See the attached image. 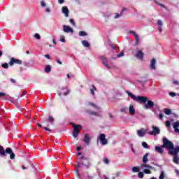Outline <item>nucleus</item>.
Here are the masks:
<instances>
[{
  "label": "nucleus",
  "mask_w": 179,
  "mask_h": 179,
  "mask_svg": "<svg viewBox=\"0 0 179 179\" xmlns=\"http://www.w3.org/2000/svg\"><path fill=\"white\" fill-rule=\"evenodd\" d=\"M162 148H166L169 155L173 156V162L176 164H179V146L174 148V143L168 140L167 138H164V145Z\"/></svg>",
  "instance_id": "nucleus-1"
},
{
  "label": "nucleus",
  "mask_w": 179,
  "mask_h": 179,
  "mask_svg": "<svg viewBox=\"0 0 179 179\" xmlns=\"http://www.w3.org/2000/svg\"><path fill=\"white\" fill-rule=\"evenodd\" d=\"M71 125H73V138H78L79 134H80V130H79V128H82L81 125L79 124H75L73 122L70 123Z\"/></svg>",
  "instance_id": "nucleus-2"
},
{
  "label": "nucleus",
  "mask_w": 179,
  "mask_h": 179,
  "mask_svg": "<svg viewBox=\"0 0 179 179\" xmlns=\"http://www.w3.org/2000/svg\"><path fill=\"white\" fill-rule=\"evenodd\" d=\"M80 159V160H83L82 164L83 166H85V169H87V170L90 169V166H92V164L90 163V158L85 157V156L82 155Z\"/></svg>",
  "instance_id": "nucleus-3"
},
{
  "label": "nucleus",
  "mask_w": 179,
  "mask_h": 179,
  "mask_svg": "<svg viewBox=\"0 0 179 179\" xmlns=\"http://www.w3.org/2000/svg\"><path fill=\"white\" fill-rule=\"evenodd\" d=\"M22 63H23V62L22 60H20L19 59H16L15 57H11L8 62V65H10V66H13V65L15 64L16 65H22Z\"/></svg>",
  "instance_id": "nucleus-4"
},
{
  "label": "nucleus",
  "mask_w": 179,
  "mask_h": 179,
  "mask_svg": "<svg viewBox=\"0 0 179 179\" xmlns=\"http://www.w3.org/2000/svg\"><path fill=\"white\" fill-rule=\"evenodd\" d=\"M163 145L160 147L159 146H155V150L157 152L159 153V155H163L164 153V150L163 148H165V149H167V147H163L164 145V138L162 139Z\"/></svg>",
  "instance_id": "nucleus-5"
},
{
  "label": "nucleus",
  "mask_w": 179,
  "mask_h": 179,
  "mask_svg": "<svg viewBox=\"0 0 179 179\" xmlns=\"http://www.w3.org/2000/svg\"><path fill=\"white\" fill-rule=\"evenodd\" d=\"M135 100L138 103H146V101H148V97L143 96H135Z\"/></svg>",
  "instance_id": "nucleus-6"
},
{
  "label": "nucleus",
  "mask_w": 179,
  "mask_h": 179,
  "mask_svg": "<svg viewBox=\"0 0 179 179\" xmlns=\"http://www.w3.org/2000/svg\"><path fill=\"white\" fill-rule=\"evenodd\" d=\"M152 128L153 131H149L148 132L149 135L156 136V135H159L160 134V129H159V127H155V125H153L152 127Z\"/></svg>",
  "instance_id": "nucleus-7"
},
{
  "label": "nucleus",
  "mask_w": 179,
  "mask_h": 179,
  "mask_svg": "<svg viewBox=\"0 0 179 179\" xmlns=\"http://www.w3.org/2000/svg\"><path fill=\"white\" fill-rule=\"evenodd\" d=\"M99 139L102 145H107L108 143V141L106 138V134H101L99 136Z\"/></svg>",
  "instance_id": "nucleus-8"
},
{
  "label": "nucleus",
  "mask_w": 179,
  "mask_h": 179,
  "mask_svg": "<svg viewBox=\"0 0 179 179\" xmlns=\"http://www.w3.org/2000/svg\"><path fill=\"white\" fill-rule=\"evenodd\" d=\"M144 55H145V53H143V52H142V50H138L136 53V57L139 61H143V56Z\"/></svg>",
  "instance_id": "nucleus-9"
},
{
  "label": "nucleus",
  "mask_w": 179,
  "mask_h": 179,
  "mask_svg": "<svg viewBox=\"0 0 179 179\" xmlns=\"http://www.w3.org/2000/svg\"><path fill=\"white\" fill-rule=\"evenodd\" d=\"M99 58L101 59L103 65L108 69H110V66L107 64V57L106 56H100Z\"/></svg>",
  "instance_id": "nucleus-10"
},
{
  "label": "nucleus",
  "mask_w": 179,
  "mask_h": 179,
  "mask_svg": "<svg viewBox=\"0 0 179 179\" xmlns=\"http://www.w3.org/2000/svg\"><path fill=\"white\" fill-rule=\"evenodd\" d=\"M6 153L10 155V159H11V160H13V159H15V153L12 152V148H7L6 149Z\"/></svg>",
  "instance_id": "nucleus-11"
},
{
  "label": "nucleus",
  "mask_w": 179,
  "mask_h": 179,
  "mask_svg": "<svg viewBox=\"0 0 179 179\" xmlns=\"http://www.w3.org/2000/svg\"><path fill=\"white\" fill-rule=\"evenodd\" d=\"M155 106V102H153L152 101H148V103L144 105V108L145 110H149V108H151V107H154Z\"/></svg>",
  "instance_id": "nucleus-12"
},
{
  "label": "nucleus",
  "mask_w": 179,
  "mask_h": 179,
  "mask_svg": "<svg viewBox=\"0 0 179 179\" xmlns=\"http://www.w3.org/2000/svg\"><path fill=\"white\" fill-rule=\"evenodd\" d=\"M137 135L138 136H140V138H143V136L146 135V131H145V129L143 128L137 130Z\"/></svg>",
  "instance_id": "nucleus-13"
},
{
  "label": "nucleus",
  "mask_w": 179,
  "mask_h": 179,
  "mask_svg": "<svg viewBox=\"0 0 179 179\" xmlns=\"http://www.w3.org/2000/svg\"><path fill=\"white\" fill-rule=\"evenodd\" d=\"M63 31L64 33H73V29L66 25H63Z\"/></svg>",
  "instance_id": "nucleus-14"
},
{
  "label": "nucleus",
  "mask_w": 179,
  "mask_h": 179,
  "mask_svg": "<svg viewBox=\"0 0 179 179\" xmlns=\"http://www.w3.org/2000/svg\"><path fill=\"white\" fill-rule=\"evenodd\" d=\"M62 13H64L66 17H68V16H69V10L68 9L67 6H63L62 8Z\"/></svg>",
  "instance_id": "nucleus-15"
},
{
  "label": "nucleus",
  "mask_w": 179,
  "mask_h": 179,
  "mask_svg": "<svg viewBox=\"0 0 179 179\" xmlns=\"http://www.w3.org/2000/svg\"><path fill=\"white\" fill-rule=\"evenodd\" d=\"M83 142H85L87 146L90 145V136H89V134H85Z\"/></svg>",
  "instance_id": "nucleus-16"
},
{
  "label": "nucleus",
  "mask_w": 179,
  "mask_h": 179,
  "mask_svg": "<svg viewBox=\"0 0 179 179\" xmlns=\"http://www.w3.org/2000/svg\"><path fill=\"white\" fill-rule=\"evenodd\" d=\"M156 59H152L151 61H150V69H156Z\"/></svg>",
  "instance_id": "nucleus-17"
},
{
  "label": "nucleus",
  "mask_w": 179,
  "mask_h": 179,
  "mask_svg": "<svg viewBox=\"0 0 179 179\" xmlns=\"http://www.w3.org/2000/svg\"><path fill=\"white\" fill-rule=\"evenodd\" d=\"M79 169H80V162H78L76 165V173L78 178H80V173H79Z\"/></svg>",
  "instance_id": "nucleus-18"
},
{
  "label": "nucleus",
  "mask_w": 179,
  "mask_h": 179,
  "mask_svg": "<svg viewBox=\"0 0 179 179\" xmlns=\"http://www.w3.org/2000/svg\"><path fill=\"white\" fill-rule=\"evenodd\" d=\"M0 156H1V157L6 156V151H5L3 147L1 145H0Z\"/></svg>",
  "instance_id": "nucleus-19"
},
{
  "label": "nucleus",
  "mask_w": 179,
  "mask_h": 179,
  "mask_svg": "<svg viewBox=\"0 0 179 179\" xmlns=\"http://www.w3.org/2000/svg\"><path fill=\"white\" fill-rule=\"evenodd\" d=\"M157 24H158V26H159V27H158L159 31L160 33H162V31H163V29L162 28V26H163V21L159 20L157 21Z\"/></svg>",
  "instance_id": "nucleus-20"
},
{
  "label": "nucleus",
  "mask_w": 179,
  "mask_h": 179,
  "mask_svg": "<svg viewBox=\"0 0 179 179\" xmlns=\"http://www.w3.org/2000/svg\"><path fill=\"white\" fill-rule=\"evenodd\" d=\"M129 113L130 115H134V114H135V108H134V106L130 105L129 108Z\"/></svg>",
  "instance_id": "nucleus-21"
},
{
  "label": "nucleus",
  "mask_w": 179,
  "mask_h": 179,
  "mask_svg": "<svg viewBox=\"0 0 179 179\" xmlns=\"http://www.w3.org/2000/svg\"><path fill=\"white\" fill-rule=\"evenodd\" d=\"M86 113H87V114H90L91 115H95L96 117H100V115H99V113H97V112H94V111H92V110H86Z\"/></svg>",
  "instance_id": "nucleus-22"
},
{
  "label": "nucleus",
  "mask_w": 179,
  "mask_h": 179,
  "mask_svg": "<svg viewBox=\"0 0 179 179\" xmlns=\"http://www.w3.org/2000/svg\"><path fill=\"white\" fill-rule=\"evenodd\" d=\"M148 156H149V153H145L143 157V163L146 164L148 163Z\"/></svg>",
  "instance_id": "nucleus-23"
},
{
  "label": "nucleus",
  "mask_w": 179,
  "mask_h": 179,
  "mask_svg": "<svg viewBox=\"0 0 179 179\" xmlns=\"http://www.w3.org/2000/svg\"><path fill=\"white\" fill-rule=\"evenodd\" d=\"M45 72H46V73H50V72H51V66L50 65H47L45 66Z\"/></svg>",
  "instance_id": "nucleus-24"
},
{
  "label": "nucleus",
  "mask_w": 179,
  "mask_h": 179,
  "mask_svg": "<svg viewBox=\"0 0 179 179\" xmlns=\"http://www.w3.org/2000/svg\"><path fill=\"white\" fill-rule=\"evenodd\" d=\"M143 167H145L146 169H149L150 170H155V167L149 165V164H143Z\"/></svg>",
  "instance_id": "nucleus-25"
},
{
  "label": "nucleus",
  "mask_w": 179,
  "mask_h": 179,
  "mask_svg": "<svg viewBox=\"0 0 179 179\" xmlns=\"http://www.w3.org/2000/svg\"><path fill=\"white\" fill-rule=\"evenodd\" d=\"M94 90H96V87L94 85H92V88L90 90V92L91 94H92V96H94Z\"/></svg>",
  "instance_id": "nucleus-26"
},
{
  "label": "nucleus",
  "mask_w": 179,
  "mask_h": 179,
  "mask_svg": "<svg viewBox=\"0 0 179 179\" xmlns=\"http://www.w3.org/2000/svg\"><path fill=\"white\" fill-rule=\"evenodd\" d=\"M135 39H136V45H138V44L141 43V38L138 37V35L136 34H135Z\"/></svg>",
  "instance_id": "nucleus-27"
},
{
  "label": "nucleus",
  "mask_w": 179,
  "mask_h": 179,
  "mask_svg": "<svg viewBox=\"0 0 179 179\" xmlns=\"http://www.w3.org/2000/svg\"><path fill=\"white\" fill-rule=\"evenodd\" d=\"M82 44L84 45V47H90V43H89L87 41H83Z\"/></svg>",
  "instance_id": "nucleus-28"
},
{
  "label": "nucleus",
  "mask_w": 179,
  "mask_h": 179,
  "mask_svg": "<svg viewBox=\"0 0 179 179\" xmlns=\"http://www.w3.org/2000/svg\"><path fill=\"white\" fill-rule=\"evenodd\" d=\"M164 113L166 115H171V110L169 109V108H165Z\"/></svg>",
  "instance_id": "nucleus-29"
},
{
  "label": "nucleus",
  "mask_w": 179,
  "mask_h": 179,
  "mask_svg": "<svg viewBox=\"0 0 179 179\" xmlns=\"http://www.w3.org/2000/svg\"><path fill=\"white\" fill-rule=\"evenodd\" d=\"M78 34L80 37H85V36H87V33L85 32V31H80Z\"/></svg>",
  "instance_id": "nucleus-30"
},
{
  "label": "nucleus",
  "mask_w": 179,
  "mask_h": 179,
  "mask_svg": "<svg viewBox=\"0 0 179 179\" xmlns=\"http://www.w3.org/2000/svg\"><path fill=\"white\" fill-rule=\"evenodd\" d=\"M126 93L128 94V96H129V97H131L133 100H135V96L134 94L129 92V91H126Z\"/></svg>",
  "instance_id": "nucleus-31"
},
{
  "label": "nucleus",
  "mask_w": 179,
  "mask_h": 179,
  "mask_svg": "<svg viewBox=\"0 0 179 179\" xmlns=\"http://www.w3.org/2000/svg\"><path fill=\"white\" fill-rule=\"evenodd\" d=\"M55 120L54 119V117H52V116H49V117H48V121H49V122H50V124H52V125L54 124V121H55Z\"/></svg>",
  "instance_id": "nucleus-32"
},
{
  "label": "nucleus",
  "mask_w": 179,
  "mask_h": 179,
  "mask_svg": "<svg viewBox=\"0 0 179 179\" xmlns=\"http://www.w3.org/2000/svg\"><path fill=\"white\" fill-rule=\"evenodd\" d=\"M155 3H157V5H159V6H162V8H164V9H167V7H166V6L162 4L161 3L158 2L157 1L155 0Z\"/></svg>",
  "instance_id": "nucleus-33"
},
{
  "label": "nucleus",
  "mask_w": 179,
  "mask_h": 179,
  "mask_svg": "<svg viewBox=\"0 0 179 179\" xmlns=\"http://www.w3.org/2000/svg\"><path fill=\"white\" fill-rule=\"evenodd\" d=\"M173 129L178 128L179 127V122L176 121L173 124Z\"/></svg>",
  "instance_id": "nucleus-34"
},
{
  "label": "nucleus",
  "mask_w": 179,
  "mask_h": 179,
  "mask_svg": "<svg viewBox=\"0 0 179 179\" xmlns=\"http://www.w3.org/2000/svg\"><path fill=\"white\" fill-rule=\"evenodd\" d=\"M59 41H61L62 43H65V36L64 35H61L59 36Z\"/></svg>",
  "instance_id": "nucleus-35"
},
{
  "label": "nucleus",
  "mask_w": 179,
  "mask_h": 179,
  "mask_svg": "<svg viewBox=\"0 0 179 179\" xmlns=\"http://www.w3.org/2000/svg\"><path fill=\"white\" fill-rule=\"evenodd\" d=\"M142 146L145 148V149H149V145H148V143L146 142H143L142 143Z\"/></svg>",
  "instance_id": "nucleus-36"
},
{
  "label": "nucleus",
  "mask_w": 179,
  "mask_h": 179,
  "mask_svg": "<svg viewBox=\"0 0 179 179\" xmlns=\"http://www.w3.org/2000/svg\"><path fill=\"white\" fill-rule=\"evenodd\" d=\"M2 68H4V69H8L9 68V64L4 63L1 64Z\"/></svg>",
  "instance_id": "nucleus-37"
},
{
  "label": "nucleus",
  "mask_w": 179,
  "mask_h": 179,
  "mask_svg": "<svg viewBox=\"0 0 179 179\" xmlns=\"http://www.w3.org/2000/svg\"><path fill=\"white\" fill-rule=\"evenodd\" d=\"M143 173H144L145 174H152V171L145 169L143 170Z\"/></svg>",
  "instance_id": "nucleus-38"
},
{
  "label": "nucleus",
  "mask_w": 179,
  "mask_h": 179,
  "mask_svg": "<svg viewBox=\"0 0 179 179\" xmlns=\"http://www.w3.org/2000/svg\"><path fill=\"white\" fill-rule=\"evenodd\" d=\"M122 12L123 10H122L121 13L120 14H118V13H115V19H118V17H121V16H122Z\"/></svg>",
  "instance_id": "nucleus-39"
},
{
  "label": "nucleus",
  "mask_w": 179,
  "mask_h": 179,
  "mask_svg": "<svg viewBox=\"0 0 179 179\" xmlns=\"http://www.w3.org/2000/svg\"><path fill=\"white\" fill-rule=\"evenodd\" d=\"M89 106H92V107H94V108H99V107H97V105H96V103H94L93 102H89Z\"/></svg>",
  "instance_id": "nucleus-40"
},
{
  "label": "nucleus",
  "mask_w": 179,
  "mask_h": 179,
  "mask_svg": "<svg viewBox=\"0 0 179 179\" xmlns=\"http://www.w3.org/2000/svg\"><path fill=\"white\" fill-rule=\"evenodd\" d=\"M71 93V90L66 88V92L64 93V96H68Z\"/></svg>",
  "instance_id": "nucleus-41"
},
{
  "label": "nucleus",
  "mask_w": 179,
  "mask_h": 179,
  "mask_svg": "<svg viewBox=\"0 0 179 179\" xmlns=\"http://www.w3.org/2000/svg\"><path fill=\"white\" fill-rule=\"evenodd\" d=\"M159 179H164V171H161V174L159 176Z\"/></svg>",
  "instance_id": "nucleus-42"
},
{
  "label": "nucleus",
  "mask_w": 179,
  "mask_h": 179,
  "mask_svg": "<svg viewBox=\"0 0 179 179\" xmlns=\"http://www.w3.org/2000/svg\"><path fill=\"white\" fill-rule=\"evenodd\" d=\"M166 127H167V128H170L171 127V122H170V121H166Z\"/></svg>",
  "instance_id": "nucleus-43"
},
{
  "label": "nucleus",
  "mask_w": 179,
  "mask_h": 179,
  "mask_svg": "<svg viewBox=\"0 0 179 179\" xmlns=\"http://www.w3.org/2000/svg\"><path fill=\"white\" fill-rule=\"evenodd\" d=\"M34 37L35 38H36V40H40L41 38V36H40V34L37 33L34 34Z\"/></svg>",
  "instance_id": "nucleus-44"
},
{
  "label": "nucleus",
  "mask_w": 179,
  "mask_h": 179,
  "mask_svg": "<svg viewBox=\"0 0 179 179\" xmlns=\"http://www.w3.org/2000/svg\"><path fill=\"white\" fill-rule=\"evenodd\" d=\"M138 177L139 178H143V177H144L143 172H139V173H138Z\"/></svg>",
  "instance_id": "nucleus-45"
},
{
  "label": "nucleus",
  "mask_w": 179,
  "mask_h": 179,
  "mask_svg": "<svg viewBox=\"0 0 179 179\" xmlns=\"http://www.w3.org/2000/svg\"><path fill=\"white\" fill-rule=\"evenodd\" d=\"M121 57H124V52H121L120 54L117 55V58H121Z\"/></svg>",
  "instance_id": "nucleus-46"
},
{
  "label": "nucleus",
  "mask_w": 179,
  "mask_h": 179,
  "mask_svg": "<svg viewBox=\"0 0 179 179\" xmlns=\"http://www.w3.org/2000/svg\"><path fill=\"white\" fill-rule=\"evenodd\" d=\"M103 163H105V164H108V163H110V160H108L107 158H104Z\"/></svg>",
  "instance_id": "nucleus-47"
},
{
  "label": "nucleus",
  "mask_w": 179,
  "mask_h": 179,
  "mask_svg": "<svg viewBox=\"0 0 179 179\" xmlns=\"http://www.w3.org/2000/svg\"><path fill=\"white\" fill-rule=\"evenodd\" d=\"M169 96H171V97H176V96H177V94H176L175 92H170Z\"/></svg>",
  "instance_id": "nucleus-48"
},
{
  "label": "nucleus",
  "mask_w": 179,
  "mask_h": 179,
  "mask_svg": "<svg viewBox=\"0 0 179 179\" xmlns=\"http://www.w3.org/2000/svg\"><path fill=\"white\" fill-rule=\"evenodd\" d=\"M69 22L73 25V26H75V20H73V19H70L69 20Z\"/></svg>",
  "instance_id": "nucleus-49"
},
{
  "label": "nucleus",
  "mask_w": 179,
  "mask_h": 179,
  "mask_svg": "<svg viewBox=\"0 0 179 179\" xmlns=\"http://www.w3.org/2000/svg\"><path fill=\"white\" fill-rule=\"evenodd\" d=\"M41 5L43 8H45V2L44 1H41Z\"/></svg>",
  "instance_id": "nucleus-50"
},
{
  "label": "nucleus",
  "mask_w": 179,
  "mask_h": 179,
  "mask_svg": "<svg viewBox=\"0 0 179 179\" xmlns=\"http://www.w3.org/2000/svg\"><path fill=\"white\" fill-rule=\"evenodd\" d=\"M127 108L124 107V108H122L120 109V112L121 113H124V111H127Z\"/></svg>",
  "instance_id": "nucleus-51"
},
{
  "label": "nucleus",
  "mask_w": 179,
  "mask_h": 179,
  "mask_svg": "<svg viewBox=\"0 0 179 179\" xmlns=\"http://www.w3.org/2000/svg\"><path fill=\"white\" fill-rule=\"evenodd\" d=\"M159 119H160V120H163V118H164V115L163 113H160V114L159 115Z\"/></svg>",
  "instance_id": "nucleus-52"
},
{
  "label": "nucleus",
  "mask_w": 179,
  "mask_h": 179,
  "mask_svg": "<svg viewBox=\"0 0 179 179\" xmlns=\"http://www.w3.org/2000/svg\"><path fill=\"white\" fill-rule=\"evenodd\" d=\"M173 85H176V86H179V82L177 80H173Z\"/></svg>",
  "instance_id": "nucleus-53"
},
{
  "label": "nucleus",
  "mask_w": 179,
  "mask_h": 179,
  "mask_svg": "<svg viewBox=\"0 0 179 179\" xmlns=\"http://www.w3.org/2000/svg\"><path fill=\"white\" fill-rule=\"evenodd\" d=\"M5 96H6V94L3 92H0V97H5Z\"/></svg>",
  "instance_id": "nucleus-54"
},
{
  "label": "nucleus",
  "mask_w": 179,
  "mask_h": 179,
  "mask_svg": "<svg viewBox=\"0 0 179 179\" xmlns=\"http://www.w3.org/2000/svg\"><path fill=\"white\" fill-rule=\"evenodd\" d=\"M43 129H44L45 131H48L49 132H51V131H52V130H51L50 129H49L48 127H44Z\"/></svg>",
  "instance_id": "nucleus-55"
},
{
  "label": "nucleus",
  "mask_w": 179,
  "mask_h": 179,
  "mask_svg": "<svg viewBox=\"0 0 179 179\" xmlns=\"http://www.w3.org/2000/svg\"><path fill=\"white\" fill-rule=\"evenodd\" d=\"M139 171H140L139 168L136 166L135 167V173H139Z\"/></svg>",
  "instance_id": "nucleus-56"
},
{
  "label": "nucleus",
  "mask_w": 179,
  "mask_h": 179,
  "mask_svg": "<svg viewBox=\"0 0 179 179\" xmlns=\"http://www.w3.org/2000/svg\"><path fill=\"white\" fill-rule=\"evenodd\" d=\"M44 57H45V58H47L48 59H51V57H50L49 55H45Z\"/></svg>",
  "instance_id": "nucleus-57"
},
{
  "label": "nucleus",
  "mask_w": 179,
  "mask_h": 179,
  "mask_svg": "<svg viewBox=\"0 0 179 179\" xmlns=\"http://www.w3.org/2000/svg\"><path fill=\"white\" fill-rule=\"evenodd\" d=\"M64 2H65L64 0H58V3L62 4Z\"/></svg>",
  "instance_id": "nucleus-58"
},
{
  "label": "nucleus",
  "mask_w": 179,
  "mask_h": 179,
  "mask_svg": "<svg viewBox=\"0 0 179 179\" xmlns=\"http://www.w3.org/2000/svg\"><path fill=\"white\" fill-rule=\"evenodd\" d=\"M175 173L177 174L178 177L179 176V170L175 169Z\"/></svg>",
  "instance_id": "nucleus-59"
},
{
  "label": "nucleus",
  "mask_w": 179,
  "mask_h": 179,
  "mask_svg": "<svg viewBox=\"0 0 179 179\" xmlns=\"http://www.w3.org/2000/svg\"><path fill=\"white\" fill-rule=\"evenodd\" d=\"M175 130V132H177V134H179V129L178 127L173 129Z\"/></svg>",
  "instance_id": "nucleus-60"
},
{
  "label": "nucleus",
  "mask_w": 179,
  "mask_h": 179,
  "mask_svg": "<svg viewBox=\"0 0 179 179\" xmlns=\"http://www.w3.org/2000/svg\"><path fill=\"white\" fill-rule=\"evenodd\" d=\"M45 12H47L48 13H50V12H51V10L48 8H45Z\"/></svg>",
  "instance_id": "nucleus-61"
},
{
  "label": "nucleus",
  "mask_w": 179,
  "mask_h": 179,
  "mask_svg": "<svg viewBox=\"0 0 179 179\" xmlns=\"http://www.w3.org/2000/svg\"><path fill=\"white\" fill-rule=\"evenodd\" d=\"M10 80L11 83H16V80H15V79H13V78H11Z\"/></svg>",
  "instance_id": "nucleus-62"
},
{
  "label": "nucleus",
  "mask_w": 179,
  "mask_h": 179,
  "mask_svg": "<svg viewBox=\"0 0 179 179\" xmlns=\"http://www.w3.org/2000/svg\"><path fill=\"white\" fill-rule=\"evenodd\" d=\"M57 64H59V65H62V62H61V60L57 59Z\"/></svg>",
  "instance_id": "nucleus-63"
},
{
  "label": "nucleus",
  "mask_w": 179,
  "mask_h": 179,
  "mask_svg": "<svg viewBox=\"0 0 179 179\" xmlns=\"http://www.w3.org/2000/svg\"><path fill=\"white\" fill-rule=\"evenodd\" d=\"M129 33L130 34H133V36H135V32L134 31H129Z\"/></svg>",
  "instance_id": "nucleus-64"
}]
</instances>
